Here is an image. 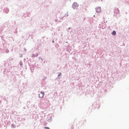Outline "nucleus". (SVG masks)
<instances>
[{
    "instance_id": "1",
    "label": "nucleus",
    "mask_w": 129,
    "mask_h": 129,
    "mask_svg": "<svg viewBox=\"0 0 129 129\" xmlns=\"http://www.w3.org/2000/svg\"><path fill=\"white\" fill-rule=\"evenodd\" d=\"M44 95H45V93L41 92L39 94V97L40 98H43V97H44Z\"/></svg>"
},
{
    "instance_id": "2",
    "label": "nucleus",
    "mask_w": 129,
    "mask_h": 129,
    "mask_svg": "<svg viewBox=\"0 0 129 129\" xmlns=\"http://www.w3.org/2000/svg\"><path fill=\"white\" fill-rule=\"evenodd\" d=\"M78 4L76 3H75L73 4V9H74L75 10V9H76L77 8H78Z\"/></svg>"
},
{
    "instance_id": "3",
    "label": "nucleus",
    "mask_w": 129,
    "mask_h": 129,
    "mask_svg": "<svg viewBox=\"0 0 129 129\" xmlns=\"http://www.w3.org/2000/svg\"><path fill=\"white\" fill-rule=\"evenodd\" d=\"M96 12L97 13H100L101 12V8L100 7L96 8Z\"/></svg>"
},
{
    "instance_id": "4",
    "label": "nucleus",
    "mask_w": 129,
    "mask_h": 129,
    "mask_svg": "<svg viewBox=\"0 0 129 129\" xmlns=\"http://www.w3.org/2000/svg\"><path fill=\"white\" fill-rule=\"evenodd\" d=\"M112 34H113V36H115V35H116V32L113 31L112 33Z\"/></svg>"
},
{
    "instance_id": "5",
    "label": "nucleus",
    "mask_w": 129,
    "mask_h": 129,
    "mask_svg": "<svg viewBox=\"0 0 129 129\" xmlns=\"http://www.w3.org/2000/svg\"><path fill=\"white\" fill-rule=\"evenodd\" d=\"M45 129H50V128L48 127H45Z\"/></svg>"
}]
</instances>
